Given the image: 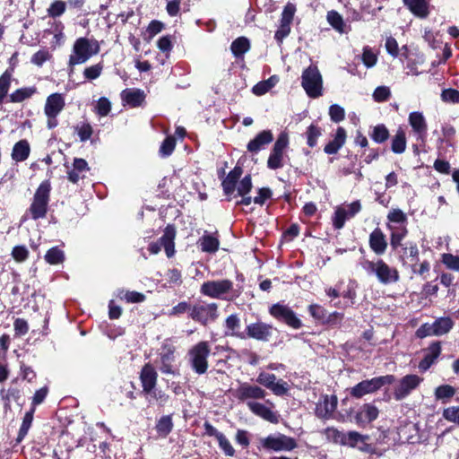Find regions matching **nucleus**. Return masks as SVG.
Wrapping results in <instances>:
<instances>
[{"instance_id":"1","label":"nucleus","mask_w":459,"mask_h":459,"mask_svg":"<svg viewBox=\"0 0 459 459\" xmlns=\"http://www.w3.org/2000/svg\"><path fill=\"white\" fill-rule=\"evenodd\" d=\"M360 264L368 275H375L381 284H392L400 280L398 270L387 264L383 259H365Z\"/></svg>"},{"instance_id":"2","label":"nucleus","mask_w":459,"mask_h":459,"mask_svg":"<svg viewBox=\"0 0 459 459\" xmlns=\"http://www.w3.org/2000/svg\"><path fill=\"white\" fill-rule=\"evenodd\" d=\"M210 354L211 346L206 341L199 342L189 349L187 352L188 362L196 374L203 375L206 373Z\"/></svg>"},{"instance_id":"3","label":"nucleus","mask_w":459,"mask_h":459,"mask_svg":"<svg viewBox=\"0 0 459 459\" xmlns=\"http://www.w3.org/2000/svg\"><path fill=\"white\" fill-rule=\"evenodd\" d=\"M301 86L310 98L316 99L323 95V77L316 65H311L303 71Z\"/></svg>"},{"instance_id":"4","label":"nucleus","mask_w":459,"mask_h":459,"mask_svg":"<svg viewBox=\"0 0 459 459\" xmlns=\"http://www.w3.org/2000/svg\"><path fill=\"white\" fill-rule=\"evenodd\" d=\"M99 51L100 47L96 40L80 38L74 45L73 54L69 58V65L74 66L83 64Z\"/></svg>"},{"instance_id":"5","label":"nucleus","mask_w":459,"mask_h":459,"mask_svg":"<svg viewBox=\"0 0 459 459\" xmlns=\"http://www.w3.org/2000/svg\"><path fill=\"white\" fill-rule=\"evenodd\" d=\"M50 190L51 186L48 180L43 181L37 188L29 209L32 219L38 220L45 217L48 212Z\"/></svg>"},{"instance_id":"6","label":"nucleus","mask_w":459,"mask_h":459,"mask_svg":"<svg viewBox=\"0 0 459 459\" xmlns=\"http://www.w3.org/2000/svg\"><path fill=\"white\" fill-rule=\"evenodd\" d=\"M65 106V97L61 93L50 94L45 102L44 114L47 117V127L53 129L57 126V117Z\"/></svg>"},{"instance_id":"7","label":"nucleus","mask_w":459,"mask_h":459,"mask_svg":"<svg viewBox=\"0 0 459 459\" xmlns=\"http://www.w3.org/2000/svg\"><path fill=\"white\" fill-rule=\"evenodd\" d=\"M189 317L195 322L206 325L219 317L216 303L199 302L192 306Z\"/></svg>"},{"instance_id":"8","label":"nucleus","mask_w":459,"mask_h":459,"mask_svg":"<svg viewBox=\"0 0 459 459\" xmlns=\"http://www.w3.org/2000/svg\"><path fill=\"white\" fill-rule=\"evenodd\" d=\"M394 381V377L393 375H386L365 380L357 384L351 389V395L355 398H360L365 394L376 392L383 385L392 384Z\"/></svg>"},{"instance_id":"9","label":"nucleus","mask_w":459,"mask_h":459,"mask_svg":"<svg viewBox=\"0 0 459 459\" xmlns=\"http://www.w3.org/2000/svg\"><path fill=\"white\" fill-rule=\"evenodd\" d=\"M262 446L267 450L275 452L291 451L297 447V442L293 437L278 433L264 438Z\"/></svg>"},{"instance_id":"10","label":"nucleus","mask_w":459,"mask_h":459,"mask_svg":"<svg viewBox=\"0 0 459 459\" xmlns=\"http://www.w3.org/2000/svg\"><path fill=\"white\" fill-rule=\"evenodd\" d=\"M423 378L418 375L411 374L402 377L394 390V397L396 401H401L406 398L413 390H415Z\"/></svg>"},{"instance_id":"11","label":"nucleus","mask_w":459,"mask_h":459,"mask_svg":"<svg viewBox=\"0 0 459 459\" xmlns=\"http://www.w3.org/2000/svg\"><path fill=\"white\" fill-rule=\"evenodd\" d=\"M233 287V283L230 280L208 281L201 285L200 291L202 294L212 299H221Z\"/></svg>"},{"instance_id":"12","label":"nucleus","mask_w":459,"mask_h":459,"mask_svg":"<svg viewBox=\"0 0 459 459\" xmlns=\"http://www.w3.org/2000/svg\"><path fill=\"white\" fill-rule=\"evenodd\" d=\"M270 314L294 329H299L301 326V321L288 306L280 303L274 304L270 307Z\"/></svg>"},{"instance_id":"13","label":"nucleus","mask_w":459,"mask_h":459,"mask_svg":"<svg viewBox=\"0 0 459 459\" xmlns=\"http://www.w3.org/2000/svg\"><path fill=\"white\" fill-rule=\"evenodd\" d=\"M257 383L270 389L275 395H283L289 390V385L282 379H278L274 374L261 372L257 378Z\"/></svg>"},{"instance_id":"14","label":"nucleus","mask_w":459,"mask_h":459,"mask_svg":"<svg viewBox=\"0 0 459 459\" xmlns=\"http://www.w3.org/2000/svg\"><path fill=\"white\" fill-rule=\"evenodd\" d=\"M175 347L164 343L160 352V370L162 374L178 375V371L174 367Z\"/></svg>"},{"instance_id":"15","label":"nucleus","mask_w":459,"mask_h":459,"mask_svg":"<svg viewBox=\"0 0 459 459\" xmlns=\"http://www.w3.org/2000/svg\"><path fill=\"white\" fill-rule=\"evenodd\" d=\"M265 391L258 385H253L248 383H241L239 386L234 390V395L240 401L247 399H264Z\"/></svg>"},{"instance_id":"16","label":"nucleus","mask_w":459,"mask_h":459,"mask_svg":"<svg viewBox=\"0 0 459 459\" xmlns=\"http://www.w3.org/2000/svg\"><path fill=\"white\" fill-rule=\"evenodd\" d=\"M158 373L154 367L150 363L145 364L140 373V380L143 392L151 394L156 386Z\"/></svg>"},{"instance_id":"17","label":"nucleus","mask_w":459,"mask_h":459,"mask_svg":"<svg viewBox=\"0 0 459 459\" xmlns=\"http://www.w3.org/2000/svg\"><path fill=\"white\" fill-rule=\"evenodd\" d=\"M379 414L378 409L370 403H365L356 412L355 422L359 427H365L367 424L375 420Z\"/></svg>"},{"instance_id":"18","label":"nucleus","mask_w":459,"mask_h":459,"mask_svg":"<svg viewBox=\"0 0 459 459\" xmlns=\"http://www.w3.org/2000/svg\"><path fill=\"white\" fill-rule=\"evenodd\" d=\"M247 407L256 416L272 423L278 422V416L272 409L273 407V403H270V406H268L257 402H248Z\"/></svg>"},{"instance_id":"19","label":"nucleus","mask_w":459,"mask_h":459,"mask_svg":"<svg viewBox=\"0 0 459 459\" xmlns=\"http://www.w3.org/2000/svg\"><path fill=\"white\" fill-rule=\"evenodd\" d=\"M368 244L371 250L377 255H384L388 246L385 236L379 228H376L370 233Z\"/></svg>"},{"instance_id":"20","label":"nucleus","mask_w":459,"mask_h":459,"mask_svg":"<svg viewBox=\"0 0 459 459\" xmlns=\"http://www.w3.org/2000/svg\"><path fill=\"white\" fill-rule=\"evenodd\" d=\"M248 337L266 342L272 334V326L262 322L250 324L247 326Z\"/></svg>"},{"instance_id":"21","label":"nucleus","mask_w":459,"mask_h":459,"mask_svg":"<svg viewBox=\"0 0 459 459\" xmlns=\"http://www.w3.org/2000/svg\"><path fill=\"white\" fill-rule=\"evenodd\" d=\"M408 121L418 139L423 140L427 134V121L421 112L414 111L409 114Z\"/></svg>"},{"instance_id":"22","label":"nucleus","mask_w":459,"mask_h":459,"mask_svg":"<svg viewBox=\"0 0 459 459\" xmlns=\"http://www.w3.org/2000/svg\"><path fill=\"white\" fill-rule=\"evenodd\" d=\"M89 170L90 168L85 160L75 158L74 160L73 168L67 171L68 179L72 183H77L80 179L86 177Z\"/></svg>"},{"instance_id":"23","label":"nucleus","mask_w":459,"mask_h":459,"mask_svg":"<svg viewBox=\"0 0 459 459\" xmlns=\"http://www.w3.org/2000/svg\"><path fill=\"white\" fill-rule=\"evenodd\" d=\"M386 228L390 231V245L392 249L395 251L398 247H403L402 241L408 234L407 226L386 224Z\"/></svg>"},{"instance_id":"24","label":"nucleus","mask_w":459,"mask_h":459,"mask_svg":"<svg viewBox=\"0 0 459 459\" xmlns=\"http://www.w3.org/2000/svg\"><path fill=\"white\" fill-rule=\"evenodd\" d=\"M441 353L440 342H433L428 349L423 359L419 363V368L426 371L435 362Z\"/></svg>"},{"instance_id":"25","label":"nucleus","mask_w":459,"mask_h":459,"mask_svg":"<svg viewBox=\"0 0 459 459\" xmlns=\"http://www.w3.org/2000/svg\"><path fill=\"white\" fill-rule=\"evenodd\" d=\"M243 169L236 166L222 181V188L227 195H232L236 190L238 180L241 177Z\"/></svg>"},{"instance_id":"26","label":"nucleus","mask_w":459,"mask_h":459,"mask_svg":"<svg viewBox=\"0 0 459 459\" xmlns=\"http://www.w3.org/2000/svg\"><path fill=\"white\" fill-rule=\"evenodd\" d=\"M243 169L236 166L222 181V188L227 195H232L236 190L238 180L241 177Z\"/></svg>"},{"instance_id":"27","label":"nucleus","mask_w":459,"mask_h":459,"mask_svg":"<svg viewBox=\"0 0 459 459\" xmlns=\"http://www.w3.org/2000/svg\"><path fill=\"white\" fill-rule=\"evenodd\" d=\"M346 131L342 127H338L334 138L325 146V152L327 154L336 153L345 143Z\"/></svg>"},{"instance_id":"28","label":"nucleus","mask_w":459,"mask_h":459,"mask_svg":"<svg viewBox=\"0 0 459 459\" xmlns=\"http://www.w3.org/2000/svg\"><path fill=\"white\" fill-rule=\"evenodd\" d=\"M273 139V134L269 130H264L259 133L253 140L247 144V150L251 152H256L261 150L265 144L270 143Z\"/></svg>"},{"instance_id":"29","label":"nucleus","mask_w":459,"mask_h":459,"mask_svg":"<svg viewBox=\"0 0 459 459\" xmlns=\"http://www.w3.org/2000/svg\"><path fill=\"white\" fill-rule=\"evenodd\" d=\"M337 407V397L335 395H326L323 402L317 405L316 412L321 418H328Z\"/></svg>"},{"instance_id":"30","label":"nucleus","mask_w":459,"mask_h":459,"mask_svg":"<svg viewBox=\"0 0 459 459\" xmlns=\"http://www.w3.org/2000/svg\"><path fill=\"white\" fill-rule=\"evenodd\" d=\"M368 439V436L361 435L357 431H349L344 433L342 446H348L351 447H359L363 450L362 446H366V442Z\"/></svg>"},{"instance_id":"31","label":"nucleus","mask_w":459,"mask_h":459,"mask_svg":"<svg viewBox=\"0 0 459 459\" xmlns=\"http://www.w3.org/2000/svg\"><path fill=\"white\" fill-rule=\"evenodd\" d=\"M296 12V4L288 2L281 12L279 29H290Z\"/></svg>"},{"instance_id":"32","label":"nucleus","mask_w":459,"mask_h":459,"mask_svg":"<svg viewBox=\"0 0 459 459\" xmlns=\"http://www.w3.org/2000/svg\"><path fill=\"white\" fill-rule=\"evenodd\" d=\"M197 244L203 252L215 253L219 249L220 241L216 237L205 231L203 237L199 238Z\"/></svg>"},{"instance_id":"33","label":"nucleus","mask_w":459,"mask_h":459,"mask_svg":"<svg viewBox=\"0 0 459 459\" xmlns=\"http://www.w3.org/2000/svg\"><path fill=\"white\" fill-rule=\"evenodd\" d=\"M176 232L173 227L168 226L165 229L164 234L160 238V242L165 249L168 257L173 256L175 253L174 239Z\"/></svg>"},{"instance_id":"34","label":"nucleus","mask_w":459,"mask_h":459,"mask_svg":"<svg viewBox=\"0 0 459 459\" xmlns=\"http://www.w3.org/2000/svg\"><path fill=\"white\" fill-rule=\"evenodd\" d=\"M403 48L405 49L403 56L407 59V68L410 70V73L413 75L420 74V72L418 70V65L424 64V56L422 54H416L415 57H413V54L407 50L406 46H403Z\"/></svg>"},{"instance_id":"35","label":"nucleus","mask_w":459,"mask_h":459,"mask_svg":"<svg viewBox=\"0 0 459 459\" xmlns=\"http://www.w3.org/2000/svg\"><path fill=\"white\" fill-rule=\"evenodd\" d=\"M122 98L128 105L135 108L144 101L145 94L141 90H126L122 92Z\"/></svg>"},{"instance_id":"36","label":"nucleus","mask_w":459,"mask_h":459,"mask_svg":"<svg viewBox=\"0 0 459 459\" xmlns=\"http://www.w3.org/2000/svg\"><path fill=\"white\" fill-rule=\"evenodd\" d=\"M30 152V144L26 140L16 143L13 148L12 158L15 161H23L28 159Z\"/></svg>"},{"instance_id":"37","label":"nucleus","mask_w":459,"mask_h":459,"mask_svg":"<svg viewBox=\"0 0 459 459\" xmlns=\"http://www.w3.org/2000/svg\"><path fill=\"white\" fill-rule=\"evenodd\" d=\"M403 4L418 17L425 18L429 14V4L426 0H409Z\"/></svg>"},{"instance_id":"38","label":"nucleus","mask_w":459,"mask_h":459,"mask_svg":"<svg viewBox=\"0 0 459 459\" xmlns=\"http://www.w3.org/2000/svg\"><path fill=\"white\" fill-rule=\"evenodd\" d=\"M454 326L450 317H439L433 324L434 335L439 336L447 333Z\"/></svg>"},{"instance_id":"39","label":"nucleus","mask_w":459,"mask_h":459,"mask_svg":"<svg viewBox=\"0 0 459 459\" xmlns=\"http://www.w3.org/2000/svg\"><path fill=\"white\" fill-rule=\"evenodd\" d=\"M386 224L403 226L407 224V215L399 208H393L389 211Z\"/></svg>"},{"instance_id":"40","label":"nucleus","mask_w":459,"mask_h":459,"mask_svg":"<svg viewBox=\"0 0 459 459\" xmlns=\"http://www.w3.org/2000/svg\"><path fill=\"white\" fill-rule=\"evenodd\" d=\"M392 151L394 153H403L406 149V136L403 129H398L392 140Z\"/></svg>"},{"instance_id":"41","label":"nucleus","mask_w":459,"mask_h":459,"mask_svg":"<svg viewBox=\"0 0 459 459\" xmlns=\"http://www.w3.org/2000/svg\"><path fill=\"white\" fill-rule=\"evenodd\" d=\"M455 394V388L450 385H442L435 389V397L437 400H441L446 403Z\"/></svg>"},{"instance_id":"42","label":"nucleus","mask_w":459,"mask_h":459,"mask_svg":"<svg viewBox=\"0 0 459 459\" xmlns=\"http://www.w3.org/2000/svg\"><path fill=\"white\" fill-rule=\"evenodd\" d=\"M34 411L35 408H31L30 411L25 413L17 437V442H21L27 435L32 424Z\"/></svg>"},{"instance_id":"43","label":"nucleus","mask_w":459,"mask_h":459,"mask_svg":"<svg viewBox=\"0 0 459 459\" xmlns=\"http://www.w3.org/2000/svg\"><path fill=\"white\" fill-rule=\"evenodd\" d=\"M173 429L172 418L169 415L162 416L156 424V430L159 435L167 437Z\"/></svg>"},{"instance_id":"44","label":"nucleus","mask_w":459,"mask_h":459,"mask_svg":"<svg viewBox=\"0 0 459 459\" xmlns=\"http://www.w3.org/2000/svg\"><path fill=\"white\" fill-rule=\"evenodd\" d=\"M250 48L249 41L245 37L235 39L231 44V51L235 56H240L245 54Z\"/></svg>"},{"instance_id":"45","label":"nucleus","mask_w":459,"mask_h":459,"mask_svg":"<svg viewBox=\"0 0 459 459\" xmlns=\"http://www.w3.org/2000/svg\"><path fill=\"white\" fill-rule=\"evenodd\" d=\"M36 92V89L30 88H21L16 90L10 95V100L12 102H22L26 99H29Z\"/></svg>"},{"instance_id":"46","label":"nucleus","mask_w":459,"mask_h":459,"mask_svg":"<svg viewBox=\"0 0 459 459\" xmlns=\"http://www.w3.org/2000/svg\"><path fill=\"white\" fill-rule=\"evenodd\" d=\"M66 10V2L63 0H55L53 1L47 12L49 17L56 18L61 16Z\"/></svg>"},{"instance_id":"47","label":"nucleus","mask_w":459,"mask_h":459,"mask_svg":"<svg viewBox=\"0 0 459 459\" xmlns=\"http://www.w3.org/2000/svg\"><path fill=\"white\" fill-rule=\"evenodd\" d=\"M118 297L121 299H125L126 302L128 303H141V302H143L145 300V295L141 293V292H137V291H130V290H121L119 291L118 293Z\"/></svg>"},{"instance_id":"48","label":"nucleus","mask_w":459,"mask_h":459,"mask_svg":"<svg viewBox=\"0 0 459 459\" xmlns=\"http://www.w3.org/2000/svg\"><path fill=\"white\" fill-rule=\"evenodd\" d=\"M65 259L64 252L58 247L50 248L45 255V260L50 264H57L63 263Z\"/></svg>"},{"instance_id":"49","label":"nucleus","mask_w":459,"mask_h":459,"mask_svg":"<svg viewBox=\"0 0 459 459\" xmlns=\"http://www.w3.org/2000/svg\"><path fill=\"white\" fill-rule=\"evenodd\" d=\"M324 434L328 441L342 446L344 433L339 431L337 429L327 428L324 430Z\"/></svg>"},{"instance_id":"50","label":"nucleus","mask_w":459,"mask_h":459,"mask_svg":"<svg viewBox=\"0 0 459 459\" xmlns=\"http://www.w3.org/2000/svg\"><path fill=\"white\" fill-rule=\"evenodd\" d=\"M326 20L333 29H343L344 22L342 16L337 11H328Z\"/></svg>"},{"instance_id":"51","label":"nucleus","mask_w":459,"mask_h":459,"mask_svg":"<svg viewBox=\"0 0 459 459\" xmlns=\"http://www.w3.org/2000/svg\"><path fill=\"white\" fill-rule=\"evenodd\" d=\"M441 261L447 269L459 272V255L446 253L442 255Z\"/></svg>"},{"instance_id":"52","label":"nucleus","mask_w":459,"mask_h":459,"mask_svg":"<svg viewBox=\"0 0 459 459\" xmlns=\"http://www.w3.org/2000/svg\"><path fill=\"white\" fill-rule=\"evenodd\" d=\"M371 137L376 143H381L388 139L389 132L384 125H377L374 127Z\"/></svg>"},{"instance_id":"53","label":"nucleus","mask_w":459,"mask_h":459,"mask_svg":"<svg viewBox=\"0 0 459 459\" xmlns=\"http://www.w3.org/2000/svg\"><path fill=\"white\" fill-rule=\"evenodd\" d=\"M442 416L446 420L459 426V405L444 409Z\"/></svg>"},{"instance_id":"54","label":"nucleus","mask_w":459,"mask_h":459,"mask_svg":"<svg viewBox=\"0 0 459 459\" xmlns=\"http://www.w3.org/2000/svg\"><path fill=\"white\" fill-rule=\"evenodd\" d=\"M348 218L347 212L344 207H337L333 217V224L335 229H342Z\"/></svg>"},{"instance_id":"55","label":"nucleus","mask_w":459,"mask_h":459,"mask_svg":"<svg viewBox=\"0 0 459 459\" xmlns=\"http://www.w3.org/2000/svg\"><path fill=\"white\" fill-rule=\"evenodd\" d=\"M225 325L230 335H238V330L240 328V320L235 314L230 315L225 321Z\"/></svg>"},{"instance_id":"56","label":"nucleus","mask_w":459,"mask_h":459,"mask_svg":"<svg viewBox=\"0 0 459 459\" xmlns=\"http://www.w3.org/2000/svg\"><path fill=\"white\" fill-rule=\"evenodd\" d=\"M11 77L12 74L9 71H5L1 76H0V103L2 102L3 99L6 96L10 84H11Z\"/></svg>"},{"instance_id":"57","label":"nucleus","mask_w":459,"mask_h":459,"mask_svg":"<svg viewBox=\"0 0 459 459\" xmlns=\"http://www.w3.org/2000/svg\"><path fill=\"white\" fill-rule=\"evenodd\" d=\"M306 134L308 146L315 147L316 145L317 138L321 135V130L319 127L311 125L307 127Z\"/></svg>"},{"instance_id":"58","label":"nucleus","mask_w":459,"mask_h":459,"mask_svg":"<svg viewBox=\"0 0 459 459\" xmlns=\"http://www.w3.org/2000/svg\"><path fill=\"white\" fill-rule=\"evenodd\" d=\"M11 255L17 263H23L29 257V250L25 246H15Z\"/></svg>"},{"instance_id":"59","label":"nucleus","mask_w":459,"mask_h":459,"mask_svg":"<svg viewBox=\"0 0 459 459\" xmlns=\"http://www.w3.org/2000/svg\"><path fill=\"white\" fill-rule=\"evenodd\" d=\"M252 188L251 177H244L236 186L238 195L244 196L250 192Z\"/></svg>"},{"instance_id":"60","label":"nucleus","mask_w":459,"mask_h":459,"mask_svg":"<svg viewBox=\"0 0 459 459\" xmlns=\"http://www.w3.org/2000/svg\"><path fill=\"white\" fill-rule=\"evenodd\" d=\"M329 116L333 122L339 123L345 117L344 108L337 104H333L330 106Z\"/></svg>"},{"instance_id":"61","label":"nucleus","mask_w":459,"mask_h":459,"mask_svg":"<svg viewBox=\"0 0 459 459\" xmlns=\"http://www.w3.org/2000/svg\"><path fill=\"white\" fill-rule=\"evenodd\" d=\"M391 91L386 86H378L373 92V99L377 102H383L389 99Z\"/></svg>"},{"instance_id":"62","label":"nucleus","mask_w":459,"mask_h":459,"mask_svg":"<svg viewBox=\"0 0 459 459\" xmlns=\"http://www.w3.org/2000/svg\"><path fill=\"white\" fill-rule=\"evenodd\" d=\"M103 70L102 64L99 63L94 65L86 67L83 71V75L88 80H94L97 79Z\"/></svg>"},{"instance_id":"63","label":"nucleus","mask_w":459,"mask_h":459,"mask_svg":"<svg viewBox=\"0 0 459 459\" xmlns=\"http://www.w3.org/2000/svg\"><path fill=\"white\" fill-rule=\"evenodd\" d=\"M282 158L283 153L273 150L267 161L268 167L272 169L282 167Z\"/></svg>"},{"instance_id":"64","label":"nucleus","mask_w":459,"mask_h":459,"mask_svg":"<svg viewBox=\"0 0 459 459\" xmlns=\"http://www.w3.org/2000/svg\"><path fill=\"white\" fill-rule=\"evenodd\" d=\"M175 146L176 141L174 137L169 136L161 143L160 152L162 156H169L173 152Z\"/></svg>"}]
</instances>
